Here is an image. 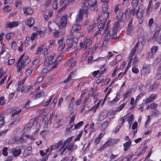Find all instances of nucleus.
<instances>
[{
    "label": "nucleus",
    "mask_w": 161,
    "mask_h": 161,
    "mask_svg": "<svg viewBox=\"0 0 161 161\" xmlns=\"http://www.w3.org/2000/svg\"><path fill=\"white\" fill-rule=\"evenodd\" d=\"M59 61H60L62 58V56L59 55L58 58H57V56H56L54 52H48L47 58H46L44 64H45L48 66L49 68L53 69L57 67L58 65V63L56 62L58 59Z\"/></svg>",
    "instance_id": "obj_1"
},
{
    "label": "nucleus",
    "mask_w": 161,
    "mask_h": 161,
    "mask_svg": "<svg viewBox=\"0 0 161 161\" xmlns=\"http://www.w3.org/2000/svg\"><path fill=\"white\" fill-rule=\"evenodd\" d=\"M81 8H82L80 9L79 13L77 14L76 17L77 22H80L82 20L83 15L86 18L87 17L88 7L85 4H82Z\"/></svg>",
    "instance_id": "obj_2"
},
{
    "label": "nucleus",
    "mask_w": 161,
    "mask_h": 161,
    "mask_svg": "<svg viewBox=\"0 0 161 161\" xmlns=\"http://www.w3.org/2000/svg\"><path fill=\"white\" fill-rule=\"evenodd\" d=\"M72 140V137H71L67 138L64 141L63 145L59 148V151H61L64 147H66L68 151H70L74 149V142L71 143Z\"/></svg>",
    "instance_id": "obj_3"
},
{
    "label": "nucleus",
    "mask_w": 161,
    "mask_h": 161,
    "mask_svg": "<svg viewBox=\"0 0 161 161\" xmlns=\"http://www.w3.org/2000/svg\"><path fill=\"white\" fill-rule=\"evenodd\" d=\"M115 113V111L110 110L108 112H107L105 110H103L98 115V121L102 122L109 115L113 114L114 115Z\"/></svg>",
    "instance_id": "obj_4"
},
{
    "label": "nucleus",
    "mask_w": 161,
    "mask_h": 161,
    "mask_svg": "<svg viewBox=\"0 0 161 161\" xmlns=\"http://www.w3.org/2000/svg\"><path fill=\"white\" fill-rule=\"evenodd\" d=\"M148 25L151 29L156 31L153 35V37L155 38L156 37L157 35H158V32L160 30V28L157 26L156 24L153 22V19L152 18L150 19L149 20Z\"/></svg>",
    "instance_id": "obj_5"
},
{
    "label": "nucleus",
    "mask_w": 161,
    "mask_h": 161,
    "mask_svg": "<svg viewBox=\"0 0 161 161\" xmlns=\"http://www.w3.org/2000/svg\"><path fill=\"white\" fill-rule=\"evenodd\" d=\"M116 143V141L115 140L112 138H109L102 146L100 147L99 150H104L107 147Z\"/></svg>",
    "instance_id": "obj_6"
},
{
    "label": "nucleus",
    "mask_w": 161,
    "mask_h": 161,
    "mask_svg": "<svg viewBox=\"0 0 161 161\" xmlns=\"http://www.w3.org/2000/svg\"><path fill=\"white\" fill-rule=\"evenodd\" d=\"M119 21H117L114 24L113 28L112 33H111V35L113 38H115L117 37V32L119 30Z\"/></svg>",
    "instance_id": "obj_7"
},
{
    "label": "nucleus",
    "mask_w": 161,
    "mask_h": 161,
    "mask_svg": "<svg viewBox=\"0 0 161 161\" xmlns=\"http://www.w3.org/2000/svg\"><path fill=\"white\" fill-rule=\"evenodd\" d=\"M82 4H85L86 5V3H87V4L89 7H94V9L96 10L97 0H84Z\"/></svg>",
    "instance_id": "obj_8"
},
{
    "label": "nucleus",
    "mask_w": 161,
    "mask_h": 161,
    "mask_svg": "<svg viewBox=\"0 0 161 161\" xmlns=\"http://www.w3.org/2000/svg\"><path fill=\"white\" fill-rule=\"evenodd\" d=\"M136 11V9L135 8L131 9L128 8L125 13L126 18L128 19L130 18L131 16V14H132L134 15H135Z\"/></svg>",
    "instance_id": "obj_9"
},
{
    "label": "nucleus",
    "mask_w": 161,
    "mask_h": 161,
    "mask_svg": "<svg viewBox=\"0 0 161 161\" xmlns=\"http://www.w3.org/2000/svg\"><path fill=\"white\" fill-rule=\"evenodd\" d=\"M143 46L142 43H140L139 41H138L136 43L135 47L132 49L131 51V53H133L135 54L136 51L138 47H140V49L138 50V53L140 54L142 50V47H141Z\"/></svg>",
    "instance_id": "obj_10"
},
{
    "label": "nucleus",
    "mask_w": 161,
    "mask_h": 161,
    "mask_svg": "<svg viewBox=\"0 0 161 161\" xmlns=\"http://www.w3.org/2000/svg\"><path fill=\"white\" fill-rule=\"evenodd\" d=\"M24 62H21L20 63H18L17 62L16 67L18 68L17 72L20 73V75L22 76L23 75V71L24 69L25 64H24Z\"/></svg>",
    "instance_id": "obj_11"
},
{
    "label": "nucleus",
    "mask_w": 161,
    "mask_h": 161,
    "mask_svg": "<svg viewBox=\"0 0 161 161\" xmlns=\"http://www.w3.org/2000/svg\"><path fill=\"white\" fill-rule=\"evenodd\" d=\"M58 50L59 51H62L65 47V42L64 41V38L62 37L58 41Z\"/></svg>",
    "instance_id": "obj_12"
},
{
    "label": "nucleus",
    "mask_w": 161,
    "mask_h": 161,
    "mask_svg": "<svg viewBox=\"0 0 161 161\" xmlns=\"http://www.w3.org/2000/svg\"><path fill=\"white\" fill-rule=\"evenodd\" d=\"M102 9L103 12L104 18H108L109 14V12L108 10V4H103L102 6Z\"/></svg>",
    "instance_id": "obj_13"
},
{
    "label": "nucleus",
    "mask_w": 161,
    "mask_h": 161,
    "mask_svg": "<svg viewBox=\"0 0 161 161\" xmlns=\"http://www.w3.org/2000/svg\"><path fill=\"white\" fill-rule=\"evenodd\" d=\"M98 23V19H96L94 20L93 23V24L90 25L89 27L87 29V32L88 33H90L91 32H93V31L94 30L96 27L97 26Z\"/></svg>",
    "instance_id": "obj_14"
},
{
    "label": "nucleus",
    "mask_w": 161,
    "mask_h": 161,
    "mask_svg": "<svg viewBox=\"0 0 161 161\" xmlns=\"http://www.w3.org/2000/svg\"><path fill=\"white\" fill-rule=\"evenodd\" d=\"M44 45H41L38 48L37 50L36 53V54H45L47 52V49L46 48H43Z\"/></svg>",
    "instance_id": "obj_15"
},
{
    "label": "nucleus",
    "mask_w": 161,
    "mask_h": 161,
    "mask_svg": "<svg viewBox=\"0 0 161 161\" xmlns=\"http://www.w3.org/2000/svg\"><path fill=\"white\" fill-rule=\"evenodd\" d=\"M150 69V65L148 64H145L141 70L142 75H145L149 73Z\"/></svg>",
    "instance_id": "obj_16"
},
{
    "label": "nucleus",
    "mask_w": 161,
    "mask_h": 161,
    "mask_svg": "<svg viewBox=\"0 0 161 161\" xmlns=\"http://www.w3.org/2000/svg\"><path fill=\"white\" fill-rule=\"evenodd\" d=\"M132 19H130L128 24L126 30V33L128 35H130L133 30V25L132 24Z\"/></svg>",
    "instance_id": "obj_17"
},
{
    "label": "nucleus",
    "mask_w": 161,
    "mask_h": 161,
    "mask_svg": "<svg viewBox=\"0 0 161 161\" xmlns=\"http://www.w3.org/2000/svg\"><path fill=\"white\" fill-rule=\"evenodd\" d=\"M19 24L20 23L18 21L8 22L7 23L6 25L8 28H12L18 26Z\"/></svg>",
    "instance_id": "obj_18"
},
{
    "label": "nucleus",
    "mask_w": 161,
    "mask_h": 161,
    "mask_svg": "<svg viewBox=\"0 0 161 161\" xmlns=\"http://www.w3.org/2000/svg\"><path fill=\"white\" fill-rule=\"evenodd\" d=\"M152 82L151 80L147 82V86L149 87V90L153 91L156 89L158 84L157 82H154L152 85Z\"/></svg>",
    "instance_id": "obj_19"
},
{
    "label": "nucleus",
    "mask_w": 161,
    "mask_h": 161,
    "mask_svg": "<svg viewBox=\"0 0 161 161\" xmlns=\"http://www.w3.org/2000/svg\"><path fill=\"white\" fill-rule=\"evenodd\" d=\"M12 152L14 157H17L21 153V151L20 148L18 147L12 149Z\"/></svg>",
    "instance_id": "obj_20"
},
{
    "label": "nucleus",
    "mask_w": 161,
    "mask_h": 161,
    "mask_svg": "<svg viewBox=\"0 0 161 161\" xmlns=\"http://www.w3.org/2000/svg\"><path fill=\"white\" fill-rule=\"evenodd\" d=\"M157 95L156 94H152L150 95L149 97L147 98H146L144 100L145 103L146 104L151 102V101H153L156 98V97Z\"/></svg>",
    "instance_id": "obj_21"
},
{
    "label": "nucleus",
    "mask_w": 161,
    "mask_h": 161,
    "mask_svg": "<svg viewBox=\"0 0 161 161\" xmlns=\"http://www.w3.org/2000/svg\"><path fill=\"white\" fill-rule=\"evenodd\" d=\"M24 14L27 15L32 14L33 13V10L30 7L24 8L23 9Z\"/></svg>",
    "instance_id": "obj_22"
},
{
    "label": "nucleus",
    "mask_w": 161,
    "mask_h": 161,
    "mask_svg": "<svg viewBox=\"0 0 161 161\" xmlns=\"http://www.w3.org/2000/svg\"><path fill=\"white\" fill-rule=\"evenodd\" d=\"M84 45H85V49L90 46L92 43L91 39L90 37H86L84 39Z\"/></svg>",
    "instance_id": "obj_23"
},
{
    "label": "nucleus",
    "mask_w": 161,
    "mask_h": 161,
    "mask_svg": "<svg viewBox=\"0 0 161 161\" xmlns=\"http://www.w3.org/2000/svg\"><path fill=\"white\" fill-rule=\"evenodd\" d=\"M110 26V25L107 24L105 30H104V32L103 33V35L105 36L106 35H107L108 37H110L111 35V33L110 31H109L108 28Z\"/></svg>",
    "instance_id": "obj_24"
},
{
    "label": "nucleus",
    "mask_w": 161,
    "mask_h": 161,
    "mask_svg": "<svg viewBox=\"0 0 161 161\" xmlns=\"http://www.w3.org/2000/svg\"><path fill=\"white\" fill-rule=\"evenodd\" d=\"M74 124L69 123V124L67 125V128L65 130V133L66 134H68L72 130L75 129L74 127Z\"/></svg>",
    "instance_id": "obj_25"
},
{
    "label": "nucleus",
    "mask_w": 161,
    "mask_h": 161,
    "mask_svg": "<svg viewBox=\"0 0 161 161\" xmlns=\"http://www.w3.org/2000/svg\"><path fill=\"white\" fill-rule=\"evenodd\" d=\"M63 144V142L62 141H60L58 143L55 144L50 146V148L52 151L55 150L60 146H61Z\"/></svg>",
    "instance_id": "obj_26"
},
{
    "label": "nucleus",
    "mask_w": 161,
    "mask_h": 161,
    "mask_svg": "<svg viewBox=\"0 0 161 161\" xmlns=\"http://www.w3.org/2000/svg\"><path fill=\"white\" fill-rule=\"evenodd\" d=\"M20 119V117L19 116L17 117L16 118L14 119L12 121V123L10 124L9 125V127H12L14 126L19 122Z\"/></svg>",
    "instance_id": "obj_27"
},
{
    "label": "nucleus",
    "mask_w": 161,
    "mask_h": 161,
    "mask_svg": "<svg viewBox=\"0 0 161 161\" xmlns=\"http://www.w3.org/2000/svg\"><path fill=\"white\" fill-rule=\"evenodd\" d=\"M34 23V19L32 18H30L27 19L25 22L26 24L29 27L33 26Z\"/></svg>",
    "instance_id": "obj_28"
},
{
    "label": "nucleus",
    "mask_w": 161,
    "mask_h": 161,
    "mask_svg": "<svg viewBox=\"0 0 161 161\" xmlns=\"http://www.w3.org/2000/svg\"><path fill=\"white\" fill-rule=\"evenodd\" d=\"M24 80H22L19 81L18 84V87L17 90L19 91L22 92L24 90L25 85L24 84Z\"/></svg>",
    "instance_id": "obj_29"
},
{
    "label": "nucleus",
    "mask_w": 161,
    "mask_h": 161,
    "mask_svg": "<svg viewBox=\"0 0 161 161\" xmlns=\"http://www.w3.org/2000/svg\"><path fill=\"white\" fill-rule=\"evenodd\" d=\"M136 16L138 19H141L143 16V13L142 10H141L140 6L139 7L137 10L136 9V11L135 12Z\"/></svg>",
    "instance_id": "obj_30"
},
{
    "label": "nucleus",
    "mask_w": 161,
    "mask_h": 161,
    "mask_svg": "<svg viewBox=\"0 0 161 161\" xmlns=\"http://www.w3.org/2000/svg\"><path fill=\"white\" fill-rule=\"evenodd\" d=\"M24 134L22 135L20 137L15 136L14 138L15 141L17 143H21L24 142L23 137L24 136Z\"/></svg>",
    "instance_id": "obj_31"
},
{
    "label": "nucleus",
    "mask_w": 161,
    "mask_h": 161,
    "mask_svg": "<svg viewBox=\"0 0 161 161\" xmlns=\"http://www.w3.org/2000/svg\"><path fill=\"white\" fill-rule=\"evenodd\" d=\"M39 130V129H37L36 130L34 131L33 134V136L28 135H25V136L27 138L30 139L31 140H34L35 139V138L34 137V136L37 135V132Z\"/></svg>",
    "instance_id": "obj_32"
},
{
    "label": "nucleus",
    "mask_w": 161,
    "mask_h": 161,
    "mask_svg": "<svg viewBox=\"0 0 161 161\" xmlns=\"http://www.w3.org/2000/svg\"><path fill=\"white\" fill-rule=\"evenodd\" d=\"M61 25L63 27L65 26L67 24V18L65 16H63L61 18Z\"/></svg>",
    "instance_id": "obj_33"
},
{
    "label": "nucleus",
    "mask_w": 161,
    "mask_h": 161,
    "mask_svg": "<svg viewBox=\"0 0 161 161\" xmlns=\"http://www.w3.org/2000/svg\"><path fill=\"white\" fill-rule=\"evenodd\" d=\"M53 13L51 11L46 12L44 15V18L46 20H47L52 15Z\"/></svg>",
    "instance_id": "obj_34"
},
{
    "label": "nucleus",
    "mask_w": 161,
    "mask_h": 161,
    "mask_svg": "<svg viewBox=\"0 0 161 161\" xmlns=\"http://www.w3.org/2000/svg\"><path fill=\"white\" fill-rule=\"evenodd\" d=\"M40 60V59L39 58H36L35 60L33 61L32 63L33 65H37L36 69L40 65L39 62Z\"/></svg>",
    "instance_id": "obj_35"
},
{
    "label": "nucleus",
    "mask_w": 161,
    "mask_h": 161,
    "mask_svg": "<svg viewBox=\"0 0 161 161\" xmlns=\"http://www.w3.org/2000/svg\"><path fill=\"white\" fill-rule=\"evenodd\" d=\"M81 29V26L79 24H75L72 26V30L73 31L79 30Z\"/></svg>",
    "instance_id": "obj_36"
},
{
    "label": "nucleus",
    "mask_w": 161,
    "mask_h": 161,
    "mask_svg": "<svg viewBox=\"0 0 161 161\" xmlns=\"http://www.w3.org/2000/svg\"><path fill=\"white\" fill-rule=\"evenodd\" d=\"M118 154L114 155L112 153L109 158L110 161H116L117 160V158H118Z\"/></svg>",
    "instance_id": "obj_37"
},
{
    "label": "nucleus",
    "mask_w": 161,
    "mask_h": 161,
    "mask_svg": "<svg viewBox=\"0 0 161 161\" xmlns=\"http://www.w3.org/2000/svg\"><path fill=\"white\" fill-rule=\"evenodd\" d=\"M131 144V142L130 141H129L125 142L124 144V151H126L127 149L130 147Z\"/></svg>",
    "instance_id": "obj_38"
},
{
    "label": "nucleus",
    "mask_w": 161,
    "mask_h": 161,
    "mask_svg": "<svg viewBox=\"0 0 161 161\" xmlns=\"http://www.w3.org/2000/svg\"><path fill=\"white\" fill-rule=\"evenodd\" d=\"M110 120L111 119L110 118L108 120H107L103 122L101 125L102 127L105 128L107 127Z\"/></svg>",
    "instance_id": "obj_39"
},
{
    "label": "nucleus",
    "mask_w": 161,
    "mask_h": 161,
    "mask_svg": "<svg viewBox=\"0 0 161 161\" xmlns=\"http://www.w3.org/2000/svg\"><path fill=\"white\" fill-rule=\"evenodd\" d=\"M138 125V123L137 122H135L132 125V129L133 130V133L134 135H135L137 132V127Z\"/></svg>",
    "instance_id": "obj_40"
},
{
    "label": "nucleus",
    "mask_w": 161,
    "mask_h": 161,
    "mask_svg": "<svg viewBox=\"0 0 161 161\" xmlns=\"http://www.w3.org/2000/svg\"><path fill=\"white\" fill-rule=\"evenodd\" d=\"M131 92L132 91L131 90H127L126 92H125V95L124 97V99H125L128 97H129L131 95Z\"/></svg>",
    "instance_id": "obj_41"
},
{
    "label": "nucleus",
    "mask_w": 161,
    "mask_h": 161,
    "mask_svg": "<svg viewBox=\"0 0 161 161\" xmlns=\"http://www.w3.org/2000/svg\"><path fill=\"white\" fill-rule=\"evenodd\" d=\"M152 4V0H150L148 5L147 8V13L148 14L150 13L152 11L151 9Z\"/></svg>",
    "instance_id": "obj_42"
},
{
    "label": "nucleus",
    "mask_w": 161,
    "mask_h": 161,
    "mask_svg": "<svg viewBox=\"0 0 161 161\" xmlns=\"http://www.w3.org/2000/svg\"><path fill=\"white\" fill-rule=\"evenodd\" d=\"M145 92H144L140 93L137 97L135 100V103H137L143 97V95L145 94Z\"/></svg>",
    "instance_id": "obj_43"
},
{
    "label": "nucleus",
    "mask_w": 161,
    "mask_h": 161,
    "mask_svg": "<svg viewBox=\"0 0 161 161\" xmlns=\"http://www.w3.org/2000/svg\"><path fill=\"white\" fill-rule=\"evenodd\" d=\"M45 94L44 91H42L36 94L35 96V99H38L39 98L43 97Z\"/></svg>",
    "instance_id": "obj_44"
},
{
    "label": "nucleus",
    "mask_w": 161,
    "mask_h": 161,
    "mask_svg": "<svg viewBox=\"0 0 161 161\" xmlns=\"http://www.w3.org/2000/svg\"><path fill=\"white\" fill-rule=\"evenodd\" d=\"M103 36H104V37H106V38H105L104 41H103L102 44V47H106L108 44V39L110 37H108L107 35H106L105 36L103 35Z\"/></svg>",
    "instance_id": "obj_45"
},
{
    "label": "nucleus",
    "mask_w": 161,
    "mask_h": 161,
    "mask_svg": "<svg viewBox=\"0 0 161 161\" xmlns=\"http://www.w3.org/2000/svg\"><path fill=\"white\" fill-rule=\"evenodd\" d=\"M11 7L9 5H6L4 6L3 8V11L4 12H8L11 11Z\"/></svg>",
    "instance_id": "obj_46"
},
{
    "label": "nucleus",
    "mask_w": 161,
    "mask_h": 161,
    "mask_svg": "<svg viewBox=\"0 0 161 161\" xmlns=\"http://www.w3.org/2000/svg\"><path fill=\"white\" fill-rule=\"evenodd\" d=\"M123 13L122 12H120L118 15H117V17L118 19V21H119L122 19Z\"/></svg>",
    "instance_id": "obj_47"
},
{
    "label": "nucleus",
    "mask_w": 161,
    "mask_h": 161,
    "mask_svg": "<svg viewBox=\"0 0 161 161\" xmlns=\"http://www.w3.org/2000/svg\"><path fill=\"white\" fill-rule=\"evenodd\" d=\"M119 97V94L117 95L116 97L113 100L111 101H110L109 102V103L111 104L115 103H116L117 101L119 100L118 97Z\"/></svg>",
    "instance_id": "obj_48"
},
{
    "label": "nucleus",
    "mask_w": 161,
    "mask_h": 161,
    "mask_svg": "<svg viewBox=\"0 0 161 161\" xmlns=\"http://www.w3.org/2000/svg\"><path fill=\"white\" fill-rule=\"evenodd\" d=\"M30 61V59H29V57L28 56H25L24 58L21 62H24V64L26 65L28 64Z\"/></svg>",
    "instance_id": "obj_49"
},
{
    "label": "nucleus",
    "mask_w": 161,
    "mask_h": 161,
    "mask_svg": "<svg viewBox=\"0 0 161 161\" xmlns=\"http://www.w3.org/2000/svg\"><path fill=\"white\" fill-rule=\"evenodd\" d=\"M156 77L158 79H160L161 78V67H160L157 70V72L156 75Z\"/></svg>",
    "instance_id": "obj_50"
},
{
    "label": "nucleus",
    "mask_w": 161,
    "mask_h": 161,
    "mask_svg": "<svg viewBox=\"0 0 161 161\" xmlns=\"http://www.w3.org/2000/svg\"><path fill=\"white\" fill-rule=\"evenodd\" d=\"M152 115L153 116L155 117L158 116L160 114V113L157 109L155 110L154 111L152 112Z\"/></svg>",
    "instance_id": "obj_51"
},
{
    "label": "nucleus",
    "mask_w": 161,
    "mask_h": 161,
    "mask_svg": "<svg viewBox=\"0 0 161 161\" xmlns=\"http://www.w3.org/2000/svg\"><path fill=\"white\" fill-rule=\"evenodd\" d=\"M134 117L133 114L130 115V116L127 119V121L128 123H132L133 121Z\"/></svg>",
    "instance_id": "obj_52"
},
{
    "label": "nucleus",
    "mask_w": 161,
    "mask_h": 161,
    "mask_svg": "<svg viewBox=\"0 0 161 161\" xmlns=\"http://www.w3.org/2000/svg\"><path fill=\"white\" fill-rule=\"evenodd\" d=\"M106 22V20H101L99 24V27H101L103 29Z\"/></svg>",
    "instance_id": "obj_53"
},
{
    "label": "nucleus",
    "mask_w": 161,
    "mask_h": 161,
    "mask_svg": "<svg viewBox=\"0 0 161 161\" xmlns=\"http://www.w3.org/2000/svg\"><path fill=\"white\" fill-rule=\"evenodd\" d=\"M53 95H52L49 97L48 99V100L44 104V106H47L49 104V103L51 101L53 97Z\"/></svg>",
    "instance_id": "obj_54"
},
{
    "label": "nucleus",
    "mask_w": 161,
    "mask_h": 161,
    "mask_svg": "<svg viewBox=\"0 0 161 161\" xmlns=\"http://www.w3.org/2000/svg\"><path fill=\"white\" fill-rule=\"evenodd\" d=\"M83 122L81 121H80L76 124L74 126V129H79L80 127H81L83 124Z\"/></svg>",
    "instance_id": "obj_55"
},
{
    "label": "nucleus",
    "mask_w": 161,
    "mask_h": 161,
    "mask_svg": "<svg viewBox=\"0 0 161 161\" xmlns=\"http://www.w3.org/2000/svg\"><path fill=\"white\" fill-rule=\"evenodd\" d=\"M4 68L3 66L1 67L0 69V78L2 77L3 74L6 72V71L3 70Z\"/></svg>",
    "instance_id": "obj_56"
},
{
    "label": "nucleus",
    "mask_w": 161,
    "mask_h": 161,
    "mask_svg": "<svg viewBox=\"0 0 161 161\" xmlns=\"http://www.w3.org/2000/svg\"><path fill=\"white\" fill-rule=\"evenodd\" d=\"M14 33L13 32H10L7 34L6 35V39L9 40L10 38L14 36Z\"/></svg>",
    "instance_id": "obj_57"
},
{
    "label": "nucleus",
    "mask_w": 161,
    "mask_h": 161,
    "mask_svg": "<svg viewBox=\"0 0 161 161\" xmlns=\"http://www.w3.org/2000/svg\"><path fill=\"white\" fill-rule=\"evenodd\" d=\"M151 118L150 116L149 115L148 116V119L145 122V126L146 127L148 126L149 125V123H150L151 121Z\"/></svg>",
    "instance_id": "obj_58"
},
{
    "label": "nucleus",
    "mask_w": 161,
    "mask_h": 161,
    "mask_svg": "<svg viewBox=\"0 0 161 161\" xmlns=\"http://www.w3.org/2000/svg\"><path fill=\"white\" fill-rule=\"evenodd\" d=\"M102 31H103V33L104 31L103 29L101 27H99V30L95 33L94 35L95 36H97V35L101 33Z\"/></svg>",
    "instance_id": "obj_59"
},
{
    "label": "nucleus",
    "mask_w": 161,
    "mask_h": 161,
    "mask_svg": "<svg viewBox=\"0 0 161 161\" xmlns=\"http://www.w3.org/2000/svg\"><path fill=\"white\" fill-rule=\"evenodd\" d=\"M36 33L42 37L43 36L46 34V32L45 31H43L41 30L37 31Z\"/></svg>",
    "instance_id": "obj_60"
},
{
    "label": "nucleus",
    "mask_w": 161,
    "mask_h": 161,
    "mask_svg": "<svg viewBox=\"0 0 161 161\" xmlns=\"http://www.w3.org/2000/svg\"><path fill=\"white\" fill-rule=\"evenodd\" d=\"M21 112V109H18L15 110L14 112L12 114V117L14 116L15 115L18 114L20 112Z\"/></svg>",
    "instance_id": "obj_61"
},
{
    "label": "nucleus",
    "mask_w": 161,
    "mask_h": 161,
    "mask_svg": "<svg viewBox=\"0 0 161 161\" xmlns=\"http://www.w3.org/2000/svg\"><path fill=\"white\" fill-rule=\"evenodd\" d=\"M158 36V35H157L156 37L155 38H154L153 37V38L154 40H155L158 42L160 43H161V34L159 36L157 37Z\"/></svg>",
    "instance_id": "obj_62"
},
{
    "label": "nucleus",
    "mask_w": 161,
    "mask_h": 161,
    "mask_svg": "<svg viewBox=\"0 0 161 161\" xmlns=\"http://www.w3.org/2000/svg\"><path fill=\"white\" fill-rule=\"evenodd\" d=\"M138 3V1L137 0H133L132 2V6L134 8L136 7Z\"/></svg>",
    "instance_id": "obj_63"
},
{
    "label": "nucleus",
    "mask_w": 161,
    "mask_h": 161,
    "mask_svg": "<svg viewBox=\"0 0 161 161\" xmlns=\"http://www.w3.org/2000/svg\"><path fill=\"white\" fill-rule=\"evenodd\" d=\"M161 60V56L159 55L158 56L156 59L154 61V63L156 64H157L158 63H159L160 61Z\"/></svg>",
    "instance_id": "obj_64"
}]
</instances>
